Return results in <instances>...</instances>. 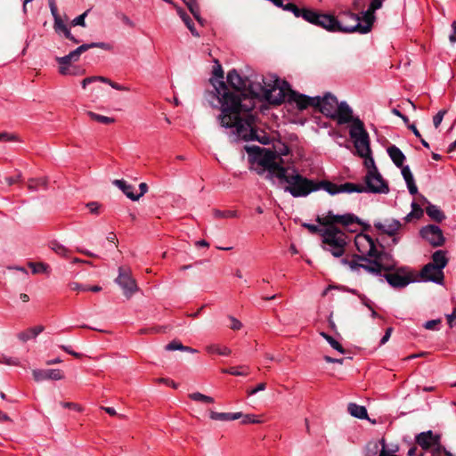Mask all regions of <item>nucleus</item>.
I'll use <instances>...</instances> for the list:
<instances>
[{"label": "nucleus", "mask_w": 456, "mask_h": 456, "mask_svg": "<svg viewBox=\"0 0 456 456\" xmlns=\"http://www.w3.org/2000/svg\"><path fill=\"white\" fill-rule=\"evenodd\" d=\"M215 86L222 103V113L219 116L221 125L226 128H235L237 135L244 141H258L262 144H268L269 137L265 134L259 135L253 127V118L249 112L254 103L230 93L223 82Z\"/></svg>", "instance_id": "nucleus-1"}, {"label": "nucleus", "mask_w": 456, "mask_h": 456, "mask_svg": "<svg viewBox=\"0 0 456 456\" xmlns=\"http://www.w3.org/2000/svg\"><path fill=\"white\" fill-rule=\"evenodd\" d=\"M261 167L268 172L267 178L279 185L294 198L306 197L314 191L324 190L330 195L339 193L338 184L330 181H314L301 175L295 168L281 166V159L273 153L266 154L261 160Z\"/></svg>", "instance_id": "nucleus-2"}, {"label": "nucleus", "mask_w": 456, "mask_h": 456, "mask_svg": "<svg viewBox=\"0 0 456 456\" xmlns=\"http://www.w3.org/2000/svg\"><path fill=\"white\" fill-rule=\"evenodd\" d=\"M309 23L331 33L366 34L369 32V24L362 25L360 16L350 11L341 12L337 18L334 15L314 10Z\"/></svg>", "instance_id": "nucleus-3"}, {"label": "nucleus", "mask_w": 456, "mask_h": 456, "mask_svg": "<svg viewBox=\"0 0 456 456\" xmlns=\"http://www.w3.org/2000/svg\"><path fill=\"white\" fill-rule=\"evenodd\" d=\"M332 119L337 120L338 125L350 123L349 135L359 156L368 157L371 154L369 134L364 128V124L359 118L353 116V110L346 102L339 103Z\"/></svg>", "instance_id": "nucleus-4"}, {"label": "nucleus", "mask_w": 456, "mask_h": 456, "mask_svg": "<svg viewBox=\"0 0 456 456\" xmlns=\"http://www.w3.org/2000/svg\"><path fill=\"white\" fill-rule=\"evenodd\" d=\"M366 159L365 164L368 167V172L365 175L364 181L366 185L345 183L338 184L339 193H353V192H371L387 194L389 191L388 184L384 181L381 175L375 166L374 159L370 157H363Z\"/></svg>", "instance_id": "nucleus-5"}, {"label": "nucleus", "mask_w": 456, "mask_h": 456, "mask_svg": "<svg viewBox=\"0 0 456 456\" xmlns=\"http://www.w3.org/2000/svg\"><path fill=\"white\" fill-rule=\"evenodd\" d=\"M373 257L374 259L370 260L365 256H356L357 260L363 261L365 264L358 263L354 259L348 260L346 258H342L340 262L343 265L348 266L353 272H359L362 268L374 276H381L382 271H392L395 267V261L392 259L391 256L387 253H379Z\"/></svg>", "instance_id": "nucleus-6"}, {"label": "nucleus", "mask_w": 456, "mask_h": 456, "mask_svg": "<svg viewBox=\"0 0 456 456\" xmlns=\"http://www.w3.org/2000/svg\"><path fill=\"white\" fill-rule=\"evenodd\" d=\"M261 83H257L256 89H253V94L263 98L271 104H281L285 99L288 100V94L290 88L286 81H281L276 77H273L268 81L262 78Z\"/></svg>", "instance_id": "nucleus-7"}, {"label": "nucleus", "mask_w": 456, "mask_h": 456, "mask_svg": "<svg viewBox=\"0 0 456 456\" xmlns=\"http://www.w3.org/2000/svg\"><path fill=\"white\" fill-rule=\"evenodd\" d=\"M448 257L444 250H436L432 255V260L425 265L419 273L423 281H431L443 284L444 280V269L448 264Z\"/></svg>", "instance_id": "nucleus-8"}, {"label": "nucleus", "mask_w": 456, "mask_h": 456, "mask_svg": "<svg viewBox=\"0 0 456 456\" xmlns=\"http://www.w3.org/2000/svg\"><path fill=\"white\" fill-rule=\"evenodd\" d=\"M323 249L331 253L335 257H340L345 253L347 244V235L335 226L327 227L322 231Z\"/></svg>", "instance_id": "nucleus-9"}, {"label": "nucleus", "mask_w": 456, "mask_h": 456, "mask_svg": "<svg viewBox=\"0 0 456 456\" xmlns=\"http://www.w3.org/2000/svg\"><path fill=\"white\" fill-rule=\"evenodd\" d=\"M227 81L237 91V92H233V91L230 90L228 87H226L230 93H232L235 95H240V97H241V99L247 98V99L252 101L250 98L247 97L246 94L240 93V91L248 88L250 90V92L253 94V89H256L257 83H251L248 80V78L242 77L235 69H232L228 72ZM220 82H223L224 84H225L223 80H216V82H213V86H214V94L216 96V98L218 99V102L221 105L220 109L222 110V103H221L220 98L218 97V94L216 93V86H218ZM224 86H227L226 85H224ZM251 102L253 103V102Z\"/></svg>", "instance_id": "nucleus-10"}, {"label": "nucleus", "mask_w": 456, "mask_h": 456, "mask_svg": "<svg viewBox=\"0 0 456 456\" xmlns=\"http://www.w3.org/2000/svg\"><path fill=\"white\" fill-rule=\"evenodd\" d=\"M115 282L122 289L126 297L130 298L138 288L129 268L120 266Z\"/></svg>", "instance_id": "nucleus-11"}, {"label": "nucleus", "mask_w": 456, "mask_h": 456, "mask_svg": "<svg viewBox=\"0 0 456 456\" xmlns=\"http://www.w3.org/2000/svg\"><path fill=\"white\" fill-rule=\"evenodd\" d=\"M318 222L323 225L334 226L333 224H340L345 226L358 222V218L353 214L335 215L331 211L328 212L322 217H318Z\"/></svg>", "instance_id": "nucleus-12"}, {"label": "nucleus", "mask_w": 456, "mask_h": 456, "mask_svg": "<svg viewBox=\"0 0 456 456\" xmlns=\"http://www.w3.org/2000/svg\"><path fill=\"white\" fill-rule=\"evenodd\" d=\"M354 244L362 256H374L379 253L376 249L374 240L367 234L356 235Z\"/></svg>", "instance_id": "nucleus-13"}, {"label": "nucleus", "mask_w": 456, "mask_h": 456, "mask_svg": "<svg viewBox=\"0 0 456 456\" xmlns=\"http://www.w3.org/2000/svg\"><path fill=\"white\" fill-rule=\"evenodd\" d=\"M373 225L380 233L394 237V244L398 242V239L395 236L402 227L400 221L396 219H385L384 221L378 220L373 223Z\"/></svg>", "instance_id": "nucleus-14"}, {"label": "nucleus", "mask_w": 456, "mask_h": 456, "mask_svg": "<svg viewBox=\"0 0 456 456\" xmlns=\"http://www.w3.org/2000/svg\"><path fill=\"white\" fill-rule=\"evenodd\" d=\"M338 105L337 98L330 93H327L323 97L319 96V102H315V107L323 115L330 118H333Z\"/></svg>", "instance_id": "nucleus-15"}, {"label": "nucleus", "mask_w": 456, "mask_h": 456, "mask_svg": "<svg viewBox=\"0 0 456 456\" xmlns=\"http://www.w3.org/2000/svg\"><path fill=\"white\" fill-rule=\"evenodd\" d=\"M421 236L427 240L433 246H442L444 242V238L442 230L435 224H429L420 230Z\"/></svg>", "instance_id": "nucleus-16"}, {"label": "nucleus", "mask_w": 456, "mask_h": 456, "mask_svg": "<svg viewBox=\"0 0 456 456\" xmlns=\"http://www.w3.org/2000/svg\"><path fill=\"white\" fill-rule=\"evenodd\" d=\"M416 443L424 450H439L440 436L434 434L431 430L421 432L416 436Z\"/></svg>", "instance_id": "nucleus-17"}, {"label": "nucleus", "mask_w": 456, "mask_h": 456, "mask_svg": "<svg viewBox=\"0 0 456 456\" xmlns=\"http://www.w3.org/2000/svg\"><path fill=\"white\" fill-rule=\"evenodd\" d=\"M288 102L290 103H296L299 110H305L309 106L315 107V102H319V96L309 97L305 94H300L290 90L288 94Z\"/></svg>", "instance_id": "nucleus-18"}, {"label": "nucleus", "mask_w": 456, "mask_h": 456, "mask_svg": "<svg viewBox=\"0 0 456 456\" xmlns=\"http://www.w3.org/2000/svg\"><path fill=\"white\" fill-rule=\"evenodd\" d=\"M246 151L248 152H251V151H257V152H260V155H259V159H258V164L261 166V160L268 153H273L274 154L276 157H278L280 159H281V166H284V161L282 159V156H286L289 154V149L287 145L285 144H281L279 146V148L275 147L274 148V151H270V150H265V151H262L259 147H247L246 148Z\"/></svg>", "instance_id": "nucleus-19"}, {"label": "nucleus", "mask_w": 456, "mask_h": 456, "mask_svg": "<svg viewBox=\"0 0 456 456\" xmlns=\"http://www.w3.org/2000/svg\"><path fill=\"white\" fill-rule=\"evenodd\" d=\"M33 378L36 381L40 382L44 380H61L64 378V374L61 370L58 369H47V370H33Z\"/></svg>", "instance_id": "nucleus-20"}, {"label": "nucleus", "mask_w": 456, "mask_h": 456, "mask_svg": "<svg viewBox=\"0 0 456 456\" xmlns=\"http://www.w3.org/2000/svg\"><path fill=\"white\" fill-rule=\"evenodd\" d=\"M279 8H281L282 10L287 11V12H290L293 13V15L295 17L302 18L303 20H305L307 22L310 21V19H311L313 11H314L313 9H310V8H299L293 3H288V4L282 3V6H279Z\"/></svg>", "instance_id": "nucleus-21"}, {"label": "nucleus", "mask_w": 456, "mask_h": 456, "mask_svg": "<svg viewBox=\"0 0 456 456\" xmlns=\"http://www.w3.org/2000/svg\"><path fill=\"white\" fill-rule=\"evenodd\" d=\"M386 281L394 288H404L411 282V278L399 272L384 275Z\"/></svg>", "instance_id": "nucleus-22"}, {"label": "nucleus", "mask_w": 456, "mask_h": 456, "mask_svg": "<svg viewBox=\"0 0 456 456\" xmlns=\"http://www.w3.org/2000/svg\"><path fill=\"white\" fill-rule=\"evenodd\" d=\"M54 20L53 28L57 34H63L64 37L70 41H72L74 44H78L79 40L77 39L72 36L70 33L69 28L68 26L64 23V21L61 20V16L59 15V12H56L55 15H53Z\"/></svg>", "instance_id": "nucleus-23"}, {"label": "nucleus", "mask_w": 456, "mask_h": 456, "mask_svg": "<svg viewBox=\"0 0 456 456\" xmlns=\"http://www.w3.org/2000/svg\"><path fill=\"white\" fill-rule=\"evenodd\" d=\"M384 0H371L370 6L366 12H362V20H361L362 25L369 24V31L372 27L374 16L373 13L376 10L379 9L382 6V2Z\"/></svg>", "instance_id": "nucleus-24"}, {"label": "nucleus", "mask_w": 456, "mask_h": 456, "mask_svg": "<svg viewBox=\"0 0 456 456\" xmlns=\"http://www.w3.org/2000/svg\"><path fill=\"white\" fill-rule=\"evenodd\" d=\"M87 51V47L85 45H81L75 50L71 51L69 54L62 57H56V61L59 64H70L71 62L77 61L81 54Z\"/></svg>", "instance_id": "nucleus-25"}, {"label": "nucleus", "mask_w": 456, "mask_h": 456, "mask_svg": "<svg viewBox=\"0 0 456 456\" xmlns=\"http://www.w3.org/2000/svg\"><path fill=\"white\" fill-rule=\"evenodd\" d=\"M421 203L428 204V207L426 208V213L431 219L438 223L445 219V216L443 211L437 206L429 203L425 197H421Z\"/></svg>", "instance_id": "nucleus-26"}, {"label": "nucleus", "mask_w": 456, "mask_h": 456, "mask_svg": "<svg viewBox=\"0 0 456 456\" xmlns=\"http://www.w3.org/2000/svg\"><path fill=\"white\" fill-rule=\"evenodd\" d=\"M399 167L401 168V173H402V175L407 184L409 192L411 195L417 194L418 187L415 184V181H414L413 175L411 174V171L409 166H403V164L402 167Z\"/></svg>", "instance_id": "nucleus-27"}, {"label": "nucleus", "mask_w": 456, "mask_h": 456, "mask_svg": "<svg viewBox=\"0 0 456 456\" xmlns=\"http://www.w3.org/2000/svg\"><path fill=\"white\" fill-rule=\"evenodd\" d=\"M387 152L391 160L396 167H402L406 158L403 151L395 145H391L387 149Z\"/></svg>", "instance_id": "nucleus-28"}, {"label": "nucleus", "mask_w": 456, "mask_h": 456, "mask_svg": "<svg viewBox=\"0 0 456 456\" xmlns=\"http://www.w3.org/2000/svg\"><path fill=\"white\" fill-rule=\"evenodd\" d=\"M242 417L241 412H216L214 411H209V418L213 420H219V421H232L239 419Z\"/></svg>", "instance_id": "nucleus-29"}, {"label": "nucleus", "mask_w": 456, "mask_h": 456, "mask_svg": "<svg viewBox=\"0 0 456 456\" xmlns=\"http://www.w3.org/2000/svg\"><path fill=\"white\" fill-rule=\"evenodd\" d=\"M113 184L116 185L123 193L130 200L136 201L139 200V196H135L134 193V186L127 183L125 180H114Z\"/></svg>", "instance_id": "nucleus-30"}, {"label": "nucleus", "mask_w": 456, "mask_h": 456, "mask_svg": "<svg viewBox=\"0 0 456 456\" xmlns=\"http://www.w3.org/2000/svg\"><path fill=\"white\" fill-rule=\"evenodd\" d=\"M348 412L355 418L363 419L368 418L367 410L364 406L358 405L354 403H350L347 406Z\"/></svg>", "instance_id": "nucleus-31"}, {"label": "nucleus", "mask_w": 456, "mask_h": 456, "mask_svg": "<svg viewBox=\"0 0 456 456\" xmlns=\"http://www.w3.org/2000/svg\"><path fill=\"white\" fill-rule=\"evenodd\" d=\"M44 330L43 326H36L33 328H30L27 330H24L18 334L19 339H20L23 342L28 341V339L32 338H36L37 335H39Z\"/></svg>", "instance_id": "nucleus-32"}, {"label": "nucleus", "mask_w": 456, "mask_h": 456, "mask_svg": "<svg viewBox=\"0 0 456 456\" xmlns=\"http://www.w3.org/2000/svg\"><path fill=\"white\" fill-rule=\"evenodd\" d=\"M177 13L180 16V18L183 20V21L185 23L186 27L189 28L191 33L194 37H200V34L196 30L194 24H193L191 19L190 18V16L181 8L177 9Z\"/></svg>", "instance_id": "nucleus-33"}, {"label": "nucleus", "mask_w": 456, "mask_h": 456, "mask_svg": "<svg viewBox=\"0 0 456 456\" xmlns=\"http://www.w3.org/2000/svg\"><path fill=\"white\" fill-rule=\"evenodd\" d=\"M423 216L421 207L413 201L411 203V211L404 217L405 222H411L412 219H419Z\"/></svg>", "instance_id": "nucleus-34"}, {"label": "nucleus", "mask_w": 456, "mask_h": 456, "mask_svg": "<svg viewBox=\"0 0 456 456\" xmlns=\"http://www.w3.org/2000/svg\"><path fill=\"white\" fill-rule=\"evenodd\" d=\"M183 2L187 5L188 9L193 15V17L200 23L203 24V20L200 14V7L196 2V0H183Z\"/></svg>", "instance_id": "nucleus-35"}, {"label": "nucleus", "mask_w": 456, "mask_h": 456, "mask_svg": "<svg viewBox=\"0 0 456 456\" xmlns=\"http://www.w3.org/2000/svg\"><path fill=\"white\" fill-rule=\"evenodd\" d=\"M223 373L231 374L233 376H247L249 373V367L247 365H241L239 367H231L229 369H224Z\"/></svg>", "instance_id": "nucleus-36"}, {"label": "nucleus", "mask_w": 456, "mask_h": 456, "mask_svg": "<svg viewBox=\"0 0 456 456\" xmlns=\"http://www.w3.org/2000/svg\"><path fill=\"white\" fill-rule=\"evenodd\" d=\"M28 266L32 269V273L34 274H37V273L49 274L50 271H51L50 266L47 264H45L43 262H38V263L29 262Z\"/></svg>", "instance_id": "nucleus-37"}, {"label": "nucleus", "mask_w": 456, "mask_h": 456, "mask_svg": "<svg viewBox=\"0 0 456 456\" xmlns=\"http://www.w3.org/2000/svg\"><path fill=\"white\" fill-rule=\"evenodd\" d=\"M213 215L216 218H237L239 216L238 211L234 209L219 210L214 209Z\"/></svg>", "instance_id": "nucleus-38"}, {"label": "nucleus", "mask_w": 456, "mask_h": 456, "mask_svg": "<svg viewBox=\"0 0 456 456\" xmlns=\"http://www.w3.org/2000/svg\"><path fill=\"white\" fill-rule=\"evenodd\" d=\"M50 248L61 256L69 257V250L64 245L57 241H52L50 243Z\"/></svg>", "instance_id": "nucleus-39"}, {"label": "nucleus", "mask_w": 456, "mask_h": 456, "mask_svg": "<svg viewBox=\"0 0 456 456\" xmlns=\"http://www.w3.org/2000/svg\"><path fill=\"white\" fill-rule=\"evenodd\" d=\"M46 186V179L45 178H31L28 181V188L31 191H37L40 188H45Z\"/></svg>", "instance_id": "nucleus-40"}, {"label": "nucleus", "mask_w": 456, "mask_h": 456, "mask_svg": "<svg viewBox=\"0 0 456 456\" xmlns=\"http://www.w3.org/2000/svg\"><path fill=\"white\" fill-rule=\"evenodd\" d=\"M321 336L330 344V346L335 349L336 351L339 352L340 354L345 353V349L341 346V344L336 340L333 337L328 335L325 332H322Z\"/></svg>", "instance_id": "nucleus-41"}, {"label": "nucleus", "mask_w": 456, "mask_h": 456, "mask_svg": "<svg viewBox=\"0 0 456 456\" xmlns=\"http://www.w3.org/2000/svg\"><path fill=\"white\" fill-rule=\"evenodd\" d=\"M189 398L195 402H200L203 403H214L215 400L213 397L203 395L200 392H194L191 394H189Z\"/></svg>", "instance_id": "nucleus-42"}, {"label": "nucleus", "mask_w": 456, "mask_h": 456, "mask_svg": "<svg viewBox=\"0 0 456 456\" xmlns=\"http://www.w3.org/2000/svg\"><path fill=\"white\" fill-rule=\"evenodd\" d=\"M87 115L99 123L102 124H112L115 122V119L110 117L102 116L93 111H89Z\"/></svg>", "instance_id": "nucleus-43"}, {"label": "nucleus", "mask_w": 456, "mask_h": 456, "mask_svg": "<svg viewBox=\"0 0 456 456\" xmlns=\"http://www.w3.org/2000/svg\"><path fill=\"white\" fill-rule=\"evenodd\" d=\"M380 444H381V440L370 442L366 446V456L376 455L380 451L379 450Z\"/></svg>", "instance_id": "nucleus-44"}, {"label": "nucleus", "mask_w": 456, "mask_h": 456, "mask_svg": "<svg viewBox=\"0 0 456 456\" xmlns=\"http://www.w3.org/2000/svg\"><path fill=\"white\" fill-rule=\"evenodd\" d=\"M84 45H85V46L87 47V50L92 49V48H101L105 51L112 50V45L109 43H104V42H96V43H90V44H84Z\"/></svg>", "instance_id": "nucleus-45"}, {"label": "nucleus", "mask_w": 456, "mask_h": 456, "mask_svg": "<svg viewBox=\"0 0 456 456\" xmlns=\"http://www.w3.org/2000/svg\"><path fill=\"white\" fill-rule=\"evenodd\" d=\"M60 67H59V72L63 75V76H67V75H72V76H75L77 75V72L75 71V68H72L70 66V64H59Z\"/></svg>", "instance_id": "nucleus-46"}, {"label": "nucleus", "mask_w": 456, "mask_h": 456, "mask_svg": "<svg viewBox=\"0 0 456 456\" xmlns=\"http://www.w3.org/2000/svg\"><path fill=\"white\" fill-rule=\"evenodd\" d=\"M165 349L167 351H182V349H184V346L177 340H173L165 346Z\"/></svg>", "instance_id": "nucleus-47"}, {"label": "nucleus", "mask_w": 456, "mask_h": 456, "mask_svg": "<svg viewBox=\"0 0 456 456\" xmlns=\"http://www.w3.org/2000/svg\"><path fill=\"white\" fill-rule=\"evenodd\" d=\"M87 13H88V11H86L85 12H83L82 14H80L79 16L76 17V18L71 21V25H72V26H81V27H86L85 19H86V17L87 16Z\"/></svg>", "instance_id": "nucleus-48"}, {"label": "nucleus", "mask_w": 456, "mask_h": 456, "mask_svg": "<svg viewBox=\"0 0 456 456\" xmlns=\"http://www.w3.org/2000/svg\"><path fill=\"white\" fill-rule=\"evenodd\" d=\"M208 351L210 353H216L221 355H229L231 354V350L228 347H224L221 349L216 346H209Z\"/></svg>", "instance_id": "nucleus-49"}, {"label": "nucleus", "mask_w": 456, "mask_h": 456, "mask_svg": "<svg viewBox=\"0 0 456 456\" xmlns=\"http://www.w3.org/2000/svg\"><path fill=\"white\" fill-rule=\"evenodd\" d=\"M243 417V419H242V423L243 424H248V423H261V419H258V417L256 415H254V414H247V415H242Z\"/></svg>", "instance_id": "nucleus-50"}, {"label": "nucleus", "mask_w": 456, "mask_h": 456, "mask_svg": "<svg viewBox=\"0 0 456 456\" xmlns=\"http://www.w3.org/2000/svg\"><path fill=\"white\" fill-rule=\"evenodd\" d=\"M446 113L445 110L438 111V113L433 118V123L436 128H437L443 121V118Z\"/></svg>", "instance_id": "nucleus-51"}, {"label": "nucleus", "mask_w": 456, "mask_h": 456, "mask_svg": "<svg viewBox=\"0 0 456 456\" xmlns=\"http://www.w3.org/2000/svg\"><path fill=\"white\" fill-rule=\"evenodd\" d=\"M379 456H397L395 454L393 451L387 450L386 448L385 440L381 439V449L379 451Z\"/></svg>", "instance_id": "nucleus-52"}, {"label": "nucleus", "mask_w": 456, "mask_h": 456, "mask_svg": "<svg viewBox=\"0 0 456 456\" xmlns=\"http://www.w3.org/2000/svg\"><path fill=\"white\" fill-rule=\"evenodd\" d=\"M229 320L231 321L230 328L233 330H240L242 328V323L237 318L230 315Z\"/></svg>", "instance_id": "nucleus-53"}, {"label": "nucleus", "mask_w": 456, "mask_h": 456, "mask_svg": "<svg viewBox=\"0 0 456 456\" xmlns=\"http://www.w3.org/2000/svg\"><path fill=\"white\" fill-rule=\"evenodd\" d=\"M17 140H18L17 136L15 134H9V133H6V132L0 133V141H4V142H15Z\"/></svg>", "instance_id": "nucleus-54"}, {"label": "nucleus", "mask_w": 456, "mask_h": 456, "mask_svg": "<svg viewBox=\"0 0 456 456\" xmlns=\"http://www.w3.org/2000/svg\"><path fill=\"white\" fill-rule=\"evenodd\" d=\"M69 288L74 291H87V289H86L88 288V286H85L78 282L73 281V282L69 283Z\"/></svg>", "instance_id": "nucleus-55"}, {"label": "nucleus", "mask_w": 456, "mask_h": 456, "mask_svg": "<svg viewBox=\"0 0 456 456\" xmlns=\"http://www.w3.org/2000/svg\"><path fill=\"white\" fill-rule=\"evenodd\" d=\"M100 207H101V205L96 201H92V202H89L86 204V208L89 209V211L92 214H95V215L99 214Z\"/></svg>", "instance_id": "nucleus-56"}, {"label": "nucleus", "mask_w": 456, "mask_h": 456, "mask_svg": "<svg viewBox=\"0 0 456 456\" xmlns=\"http://www.w3.org/2000/svg\"><path fill=\"white\" fill-rule=\"evenodd\" d=\"M440 320H430L424 323V328L427 330H436L437 325L440 323Z\"/></svg>", "instance_id": "nucleus-57"}, {"label": "nucleus", "mask_w": 456, "mask_h": 456, "mask_svg": "<svg viewBox=\"0 0 456 456\" xmlns=\"http://www.w3.org/2000/svg\"><path fill=\"white\" fill-rule=\"evenodd\" d=\"M265 387H266L265 383H264V382L259 383L256 387H255L251 390L248 391V395H256V393H258L260 391H264L265 389Z\"/></svg>", "instance_id": "nucleus-58"}, {"label": "nucleus", "mask_w": 456, "mask_h": 456, "mask_svg": "<svg viewBox=\"0 0 456 456\" xmlns=\"http://www.w3.org/2000/svg\"><path fill=\"white\" fill-rule=\"evenodd\" d=\"M0 362L4 363L6 365H19L20 362L17 358L12 357H4L3 360L0 361Z\"/></svg>", "instance_id": "nucleus-59"}, {"label": "nucleus", "mask_w": 456, "mask_h": 456, "mask_svg": "<svg viewBox=\"0 0 456 456\" xmlns=\"http://www.w3.org/2000/svg\"><path fill=\"white\" fill-rule=\"evenodd\" d=\"M21 179V174L19 173L16 176L6 177L5 181L9 186L20 182Z\"/></svg>", "instance_id": "nucleus-60"}, {"label": "nucleus", "mask_w": 456, "mask_h": 456, "mask_svg": "<svg viewBox=\"0 0 456 456\" xmlns=\"http://www.w3.org/2000/svg\"><path fill=\"white\" fill-rule=\"evenodd\" d=\"M392 331H393V329L392 328H387L386 332H385V335L382 337L381 340H380V345H384L386 344L390 337H391V334H392Z\"/></svg>", "instance_id": "nucleus-61"}, {"label": "nucleus", "mask_w": 456, "mask_h": 456, "mask_svg": "<svg viewBox=\"0 0 456 456\" xmlns=\"http://www.w3.org/2000/svg\"><path fill=\"white\" fill-rule=\"evenodd\" d=\"M61 404L64 408L73 409L78 411H82L81 407L74 403H61Z\"/></svg>", "instance_id": "nucleus-62"}, {"label": "nucleus", "mask_w": 456, "mask_h": 456, "mask_svg": "<svg viewBox=\"0 0 456 456\" xmlns=\"http://www.w3.org/2000/svg\"><path fill=\"white\" fill-rule=\"evenodd\" d=\"M452 31L449 36V40L451 43L454 44L456 42V21H452Z\"/></svg>", "instance_id": "nucleus-63"}, {"label": "nucleus", "mask_w": 456, "mask_h": 456, "mask_svg": "<svg viewBox=\"0 0 456 456\" xmlns=\"http://www.w3.org/2000/svg\"><path fill=\"white\" fill-rule=\"evenodd\" d=\"M158 381L161 382V383H164V384H166V385H167V386H169V387H171L173 388H177V387H178L177 384L175 381H173L171 379H168L161 378V379H159Z\"/></svg>", "instance_id": "nucleus-64"}]
</instances>
